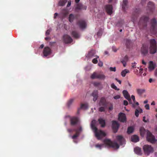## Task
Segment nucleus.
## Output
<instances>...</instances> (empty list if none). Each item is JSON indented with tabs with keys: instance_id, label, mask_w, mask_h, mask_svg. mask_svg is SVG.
<instances>
[{
	"instance_id": "1",
	"label": "nucleus",
	"mask_w": 157,
	"mask_h": 157,
	"mask_svg": "<svg viewBox=\"0 0 157 157\" xmlns=\"http://www.w3.org/2000/svg\"><path fill=\"white\" fill-rule=\"evenodd\" d=\"M95 120H93L91 123V127L93 130H94L95 136L98 140H101V138L106 136L105 133L101 130H98L97 128L95 126Z\"/></svg>"
},
{
	"instance_id": "2",
	"label": "nucleus",
	"mask_w": 157,
	"mask_h": 157,
	"mask_svg": "<svg viewBox=\"0 0 157 157\" xmlns=\"http://www.w3.org/2000/svg\"><path fill=\"white\" fill-rule=\"evenodd\" d=\"M149 20L148 16H143L140 18L138 22V25L140 29H143L147 26V23Z\"/></svg>"
},
{
	"instance_id": "3",
	"label": "nucleus",
	"mask_w": 157,
	"mask_h": 157,
	"mask_svg": "<svg viewBox=\"0 0 157 157\" xmlns=\"http://www.w3.org/2000/svg\"><path fill=\"white\" fill-rule=\"evenodd\" d=\"M104 143L107 145L114 148L118 149L119 146L116 142H113L109 139H105L104 140Z\"/></svg>"
},
{
	"instance_id": "4",
	"label": "nucleus",
	"mask_w": 157,
	"mask_h": 157,
	"mask_svg": "<svg viewBox=\"0 0 157 157\" xmlns=\"http://www.w3.org/2000/svg\"><path fill=\"white\" fill-rule=\"evenodd\" d=\"M143 149L144 154L148 155L149 154L152 153L154 151V149L151 145H145L143 147Z\"/></svg>"
},
{
	"instance_id": "5",
	"label": "nucleus",
	"mask_w": 157,
	"mask_h": 157,
	"mask_svg": "<svg viewBox=\"0 0 157 157\" xmlns=\"http://www.w3.org/2000/svg\"><path fill=\"white\" fill-rule=\"evenodd\" d=\"M150 31L153 34H155L156 33V27L157 26V21L155 18L152 19L151 21Z\"/></svg>"
},
{
	"instance_id": "6",
	"label": "nucleus",
	"mask_w": 157,
	"mask_h": 157,
	"mask_svg": "<svg viewBox=\"0 0 157 157\" xmlns=\"http://www.w3.org/2000/svg\"><path fill=\"white\" fill-rule=\"evenodd\" d=\"M106 78L105 76L103 74L98 73L94 72L91 75L90 78L92 79H99L101 80H104Z\"/></svg>"
},
{
	"instance_id": "7",
	"label": "nucleus",
	"mask_w": 157,
	"mask_h": 157,
	"mask_svg": "<svg viewBox=\"0 0 157 157\" xmlns=\"http://www.w3.org/2000/svg\"><path fill=\"white\" fill-rule=\"evenodd\" d=\"M140 10L139 8H136L132 12L131 16L132 21L134 23L137 20L140 13Z\"/></svg>"
},
{
	"instance_id": "8",
	"label": "nucleus",
	"mask_w": 157,
	"mask_h": 157,
	"mask_svg": "<svg viewBox=\"0 0 157 157\" xmlns=\"http://www.w3.org/2000/svg\"><path fill=\"white\" fill-rule=\"evenodd\" d=\"M147 139L148 141L152 143L156 141L155 136L149 131L147 133Z\"/></svg>"
},
{
	"instance_id": "9",
	"label": "nucleus",
	"mask_w": 157,
	"mask_h": 157,
	"mask_svg": "<svg viewBox=\"0 0 157 157\" xmlns=\"http://www.w3.org/2000/svg\"><path fill=\"white\" fill-rule=\"evenodd\" d=\"M141 50V52L144 56H147L149 55V53L151 54H153L157 52V50Z\"/></svg>"
},
{
	"instance_id": "10",
	"label": "nucleus",
	"mask_w": 157,
	"mask_h": 157,
	"mask_svg": "<svg viewBox=\"0 0 157 157\" xmlns=\"http://www.w3.org/2000/svg\"><path fill=\"white\" fill-rule=\"evenodd\" d=\"M63 40L64 43L66 44L71 43L73 41L72 38L67 35H65L63 36Z\"/></svg>"
},
{
	"instance_id": "11",
	"label": "nucleus",
	"mask_w": 157,
	"mask_h": 157,
	"mask_svg": "<svg viewBox=\"0 0 157 157\" xmlns=\"http://www.w3.org/2000/svg\"><path fill=\"white\" fill-rule=\"evenodd\" d=\"M119 126V124L117 121H112V128L114 132L116 133L117 132Z\"/></svg>"
},
{
	"instance_id": "12",
	"label": "nucleus",
	"mask_w": 157,
	"mask_h": 157,
	"mask_svg": "<svg viewBox=\"0 0 157 157\" xmlns=\"http://www.w3.org/2000/svg\"><path fill=\"white\" fill-rule=\"evenodd\" d=\"M118 120L121 122H124L126 121V118L125 114L120 113L118 115Z\"/></svg>"
},
{
	"instance_id": "13",
	"label": "nucleus",
	"mask_w": 157,
	"mask_h": 157,
	"mask_svg": "<svg viewBox=\"0 0 157 157\" xmlns=\"http://www.w3.org/2000/svg\"><path fill=\"white\" fill-rule=\"evenodd\" d=\"M77 24L79 26L80 28L81 29H85L86 26V23L84 20H81L78 21Z\"/></svg>"
},
{
	"instance_id": "14",
	"label": "nucleus",
	"mask_w": 157,
	"mask_h": 157,
	"mask_svg": "<svg viewBox=\"0 0 157 157\" xmlns=\"http://www.w3.org/2000/svg\"><path fill=\"white\" fill-rule=\"evenodd\" d=\"M109 102L107 101L105 98L104 97H101L99 101V105L105 107H106Z\"/></svg>"
},
{
	"instance_id": "15",
	"label": "nucleus",
	"mask_w": 157,
	"mask_h": 157,
	"mask_svg": "<svg viewBox=\"0 0 157 157\" xmlns=\"http://www.w3.org/2000/svg\"><path fill=\"white\" fill-rule=\"evenodd\" d=\"M105 8L106 11L108 14L111 15L112 13L113 6L112 5H106L105 6Z\"/></svg>"
},
{
	"instance_id": "16",
	"label": "nucleus",
	"mask_w": 157,
	"mask_h": 157,
	"mask_svg": "<svg viewBox=\"0 0 157 157\" xmlns=\"http://www.w3.org/2000/svg\"><path fill=\"white\" fill-rule=\"evenodd\" d=\"M79 120L78 117H73L70 118V124L72 126L76 125L78 122Z\"/></svg>"
},
{
	"instance_id": "17",
	"label": "nucleus",
	"mask_w": 157,
	"mask_h": 157,
	"mask_svg": "<svg viewBox=\"0 0 157 157\" xmlns=\"http://www.w3.org/2000/svg\"><path fill=\"white\" fill-rule=\"evenodd\" d=\"M155 9L154 3L151 2H149L147 4V10H149L150 12H152Z\"/></svg>"
},
{
	"instance_id": "18",
	"label": "nucleus",
	"mask_w": 157,
	"mask_h": 157,
	"mask_svg": "<svg viewBox=\"0 0 157 157\" xmlns=\"http://www.w3.org/2000/svg\"><path fill=\"white\" fill-rule=\"evenodd\" d=\"M150 49H157L156 42L155 39H152L150 40Z\"/></svg>"
},
{
	"instance_id": "19",
	"label": "nucleus",
	"mask_w": 157,
	"mask_h": 157,
	"mask_svg": "<svg viewBox=\"0 0 157 157\" xmlns=\"http://www.w3.org/2000/svg\"><path fill=\"white\" fill-rule=\"evenodd\" d=\"M116 139L120 145H122L124 144V139L122 136L121 135L117 136Z\"/></svg>"
},
{
	"instance_id": "20",
	"label": "nucleus",
	"mask_w": 157,
	"mask_h": 157,
	"mask_svg": "<svg viewBox=\"0 0 157 157\" xmlns=\"http://www.w3.org/2000/svg\"><path fill=\"white\" fill-rule=\"evenodd\" d=\"M98 92L97 90H94L93 92L91 95L93 97V100L95 101L98 98Z\"/></svg>"
},
{
	"instance_id": "21",
	"label": "nucleus",
	"mask_w": 157,
	"mask_h": 157,
	"mask_svg": "<svg viewBox=\"0 0 157 157\" xmlns=\"http://www.w3.org/2000/svg\"><path fill=\"white\" fill-rule=\"evenodd\" d=\"M146 90L144 89H140L137 88L136 89V92L140 96H141L143 94L145 93Z\"/></svg>"
},
{
	"instance_id": "22",
	"label": "nucleus",
	"mask_w": 157,
	"mask_h": 157,
	"mask_svg": "<svg viewBox=\"0 0 157 157\" xmlns=\"http://www.w3.org/2000/svg\"><path fill=\"white\" fill-rule=\"evenodd\" d=\"M128 58L127 55H126L121 60V62L123 64L124 67H125L126 66V63L128 61Z\"/></svg>"
},
{
	"instance_id": "23",
	"label": "nucleus",
	"mask_w": 157,
	"mask_h": 157,
	"mask_svg": "<svg viewBox=\"0 0 157 157\" xmlns=\"http://www.w3.org/2000/svg\"><path fill=\"white\" fill-rule=\"evenodd\" d=\"M95 53L94 51L93 50H91L88 53L86 56V57L89 58H92L95 56L94 55Z\"/></svg>"
},
{
	"instance_id": "24",
	"label": "nucleus",
	"mask_w": 157,
	"mask_h": 157,
	"mask_svg": "<svg viewBox=\"0 0 157 157\" xmlns=\"http://www.w3.org/2000/svg\"><path fill=\"white\" fill-rule=\"evenodd\" d=\"M122 93L124 97L127 99L130 100V96L128 92L126 90H124Z\"/></svg>"
},
{
	"instance_id": "25",
	"label": "nucleus",
	"mask_w": 157,
	"mask_h": 157,
	"mask_svg": "<svg viewBox=\"0 0 157 157\" xmlns=\"http://www.w3.org/2000/svg\"><path fill=\"white\" fill-rule=\"evenodd\" d=\"M134 151L135 152L139 155H141L142 154V151L141 148L138 147H136L134 149Z\"/></svg>"
},
{
	"instance_id": "26",
	"label": "nucleus",
	"mask_w": 157,
	"mask_h": 157,
	"mask_svg": "<svg viewBox=\"0 0 157 157\" xmlns=\"http://www.w3.org/2000/svg\"><path fill=\"white\" fill-rule=\"evenodd\" d=\"M155 65L154 64L153 61H150L149 62L148 68L150 71L153 70L155 68Z\"/></svg>"
},
{
	"instance_id": "27",
	"label": "nucleus",
	"mask_w": 157,
	"mask_h": 157,
	"mask_svg": "<svg viewBox=\"0 0 157 157\" xmlns=\"http://www.w3.org/2000/svg\"><path fill=\"white\" fill-rule=\"evenodd\" d=\"M76 10H82L83 9L86 10V6H83L82 4H78L77 5L76 7L75 8Z\"/></svg>"
},
{
	"instance_id": "28",
	"label": "nucleus",
	"mask_w": 157,
	"mask_h": 157,
	"mask_svg": "<svg viewBox=\"0 0 157 157\" xmlns=\"http://www.w3.org/2000/svg\"><path fill=\"white\" fill-rule=\"evenodd\" d=\"M131 140L134 142H137L139 141L138 136L136 135H134L131 137Z\"/></svg>"
},
{
	"instance_id": "29",
	"label": "nucleus",
	"mask_w": 157,
	"mask_h": 157,
	"mask_svg": "<svg viewBox=\"0 0 157 157\" xmlns=\"http://www.w3.org/2000/svg\"><path fill=\"white\" fill-rule=\"evenodd\" d=\"M51 50H44L43 54L44 56H47L51 53Z\"/></svg>"
},
{
	"instance_id": "30",
	"label": "nucleus",
	"mask_w": 157,
	"mask_h": 157,
	"mask_svg": "<svg viewBox=\"0 0 157 157\" xmlns=\"http://www.w3.org/2000/svg\"><path fill=\"white\" fill-rule=\"evenodd\" d=\"M93 85L94 86L98 87V89L99 90H101L103 88L102 86L101 85V83L99 82H95L93 83Z\"/></svg>"
},
{
	"instance_id": "31",
	"label": "nucleus",
	"mask_w": 157,
	"mask_h": 157,
	"mask_svg": "<svg viewBox=\"0 0 157 157\" xmlns=\"http://www.w3.org/2000/svg\"><path fill=\"white\" fill-rule=\"evenodd\" d=\"M100 124H101V126L104 127L105 126V121L102 118H99L98 120Z\"/></svg>"
},
{
	"instance_id": "32",
	"label": "nucleus",
	"mask_w": 157,
	"mask_h": 157,
	"mask_svg": "<svg viewBox=\"0 0 157 157\" xmlns=\"http://www.w3.org/2000/svg\"><path fill=\"white\" fill-rule=\"evenodd\" d=\"M128 0H123L122 4V8L124 10L127 7Z\"/></svg>"
},
{
	"instance_id": "33",
	"label": "nucleus",
	"mask_w": 157,
	"mask_h": 157,
	"mask_svg": "<svg viewBox=\"0 0 157 157\" xmlns=\"http://www.w3.org/2000/svg\"><path fill=\"white\" fill-rule=\"evenodd\" d=\"M72 35L73 37L75 38H78L79 37V34L77 32L75 31H72Z\"/></svg>"
},
{
	"instance_id": "34",
	"label": "nucleus",
	"mask_w": 157,
	"mask_h": 157,
	"mask_svg": "<svg viewBox=\"0 0 157 157\" xmlns=\"http://www.w3.org/2000/svg\"><path fill=\"white\" fill-rule=\"evenodd\" d=\"M129 73V71L128 70L125 69L121 72V74L122 77H124L127 73Z\"/></svg>"
},
{
	"instance_id": "35",
	"label": "nucleus",
	"mask_w": 157,
	"mask_h": 157,
	"mask_svg": "<svg viewBox=\"0 0 157 157\" xmlns=\"http://www.w3.org/2000/svg\"><path fill=\"white\" fill-rule=\"evenodd\" d=\"M67 0H60L59 2V6H63L67 2Z\"/></svg>"
},
{
	"instance_id": "36",
	"label": "nucleus",
	"mask_w": 157,
	"mask_h": 157,
	"mask_svg": "<svg viewBox=\"0 0 157 157\" xmlns=\"http://www.w3.org/2000/svg\"><path fill=\"white\" fill-rule=\"evenodd\" d=\"M140 132L141 136H144L145 133V129L142 127L140 129Z\"/></svg>"
},
{
	"instance_id": "37",
	"label": "nucleus",
	"mask_w": 157,
	"mask_h": 157,
	"mask_svg": "<svg viewBox=\"0 0 157 157\" xmlns=\"http://www.w3.org/2000/svg\"><path fill=\"white\" fill-rule=\"evenodd\" d=\"M74 18V16L73 14L71 13L70 14L69 17V21L70 22H72Z\"/></svg>"
},
{
	"instance_id": "38",
	"label": "nucleus",
	"mask_w": 157,
	"mask_h": 157,
	"mask_svg": "<svg viewBox=\"0 0 157 157\" xmlns=\"http://www.w3.org/2000/svg\"><path fill=\"white\" fill-rule=\"evenodd\" d=\"M142 109H140L139 110L138 109H136L135 111V115L136 117H138L139 116V113H141L142 112Z\"/></svg>"
},
{
	"instance_id": "39",
	"label": "nucleus",
	"mask_w": 157,
	"mask_h": 157,
	"mask_svg": "<svg viewBox=\"0 0 157 157\" xmlns=\"http://www.w3.org/2000/svg\"><path fill=\"white\" fill-rule=\"evenodd\" d=\"M74 131L76 132V133L72 136V139H76L79 136L78 132L76 130H74Z\"/></svg>"
},
{
	"instance_id": "40",
	"label": "nucleus",
	"mask_w": 157,
	"mask_h": 157,
	"mask_svg": "<svg viewBox=\"0 0 157 157\" xmlns=\"http://www.w3.org/2000/svg\"><path fill=\"white\" fill-rule=\"evenodd\" d=\"M134 130L133 128L132 127H129L128 128L127 130V133L128 134H130L132 133Z\"/></svg>"
},
{
	"instance_id": "41",
	"label": "nucleus",
	"mask_w": 157,
	"mask_h": 157,
	"mask_svg": "<svg viewBox=\"0 0 157 157\" xmlns=\"http://www.w3.org/2000/svg\"><path fill=\"white\" fill-rule=\"evenodd\" d=\"M74 101V99H71L67 102V106L69 107L72 104Z\"/></svg>"
},
{
	"instance_id": "42",
	"label": "nucleus",
	"mask_w": 157,
	"mask_h": 157,
	"mask_svg": "<svg viewBox=\"0 0 157 157\" xmlns=\"http://www.w3.org/2000/svg\"><path fill=\"white\" fill-rule=\"evenodd\" d=\"M111 86L112 88L116 90H119V89L117 88V86L115 85V84L113 83L111 84Z\"/></svg>"
},
{
	"instance_id": "43",
	"label": "nucleus",
	"mask_w": 157,
	"mask_h": 157,
	"mask_svg": "<svg viewBox=\"0 0 157 157\" xmlns=\"http://www.w3.org/2000/svg\"><path fill=\"white\" fill-rule=\"evenodd\" d=\"M98 58V56H97V57H96L92 61L93 63L94 64H96L98 63V61L97 59V58Z\"/></svg>"
},
{
	"instance_id": "44",
	"label": "nucleus",
	"mask_w": 157,
	"mask_h": 157,
	"mask_svg": "<svg viewBox=\"0 0 157 157\" xmlns=\"http://www.w3.org/2000/svg\"><path fill=\"white\" fill-rule=\"evenodd\" d=\"M87 107V105L86 104H82L81 105V108L82 109H86Z\"/></svg>"
},
{
	"instance_id": "45",
	"label": "nucleus",
	"mask_w": 157,
	"mask_h": 157,
	"mask_svg": "<svg viewBox=\"0 0 157 157\" xmlns=\"http://www.w3.org/2000/svg\"><path fill=\"white\" fill-rule=\"evenodd\" d=\"M105 107L104 106L101 107L99 109V111L101 112H104L105 111Z\"/></svg>"
},
{
	"instance_id": "46",
	"label": "nucleus",
	"mask_w": 157,
	"mask_h": 157,
	"mask_svg": "<svg viewBox=\"0 0 157 157\" xmlns=\"http://www.w3.org/2000/svg\"><path fill=\"white\" fill-rule=\"evenodd\" d=\"M51 31V29H49L48 30H47L46 32V33H45V35H46V36H48V35H49L50 34V32Z\"/></svg>"
},
{
	"instance_id": "47",
	"label": "nucleus",
	"mask_w": 157,
	"mask_h": 157,
	"mask_svg": "<svg viewBox=\"0 0 157 157\" xmlns=\"http://www.w3.org/2000/svg\"><path fill=\"white\" fill-rule=\"evenodd\" d=\"M74 130H76L78 132V133L79 134L80 132L82 131V128L80 126L79 127L78 129H74Z\"/></svg>"
},
{
	"instance_id": "48",
	"label": "nucleus",
	"mask_w": 157,
	"mask_h": 157,
	"mask_svg": "<svg viewBox=\"0 0 157 157\" xmlns=\"http://www.w3.org/2000/svg\"><path fill=\"white\" fill-rule=\"evenodd\" d=\"M127 100L128 101L129 104H132V107L135 108V104H132V100H131V98H130V100H129V99H127Z\"/></svg>"
},
{
	"instance_id": "49",
	"label": "nucleus",
	"mask_w": 157,
	"mask_h": 157,
	"mask_svg": "<svg viewBox=\"0 0 157 157\" xmlns=\"http://www.w3.org/2000/svg\"><path fill=\"white\" fill-rule=\"evenodd\" d=\"M109 70L111 71H113L115 72L116 71V68L115 67H110L109 68Z\"/></svg>"
},
{
	"instance_id": "50",
	"label": "nucleus",
	"mask_w": 157,
	"mask_h": 157,
	"mask_svg": "<svg viewBox=\"0 0 157 157\" xmlns=\"http://www.w3.org/2000/svg\"><path fill=\"white\" fill-rule=\"evenodd\" d=\"M102 145V144H97L96 145L95 147H96L99 148L100 149H101Z\"/></svg>"
},
{
	"instance_id": "51",
	"label": "nucleus",
	"mask_w": 157,
	"mask_h": 157,
	"mask_svg": "<svg viewBox=\"0 0 157 157\" xmlns=\"http://www.w3.org/2000/svg\"><path fill=\"white\" fill-rule=\"evenodd\" d=\"M126 44L127 46H128V44H129L131 43L130 40L129 39H126Z\"/></svg>"
},
{
	"instance_id": "52",
	"label": "nucleus",
	"mask_w": 157,
	"mask_h": 157,
	"mask_svg": "<svg viewBox=\"0 0 157 157\" xmlns=\"http://www.w3.org/2000/svg\"><path fill=\"white\" fill-rule=\"evenodd\" d=\"M114 99H119L120 98V96L119 95H117L113 97Z\"/></svg>"
},
{
	"instance_id": "53",
	"label": "nucleus",
	"mask_w": 157,
	"mask_h": 157,
	"mask_svg": "<svg viewBox=\"0 0 157 157\" xmlns=\"http://www.w3.org/2000/svg\"><path fill=\"white\" fill-rule=\"evenodd\" d=\"M67 131L68 132L70 133H71L73 131H74V129H67Z\"/></svg>"
},
{
	"instance_id": "54",
	"label": "nucleus",
	"mask_w": 157,
	"mask_h": 157,
	"mask_svg": "<svg viewBox=\"0 0 157 157\" xmlns=\"http://www.w3.org/2000/svg\"><path fill=\"white\" fill-rule=\"evenodd\" d=\"M102 35V33L101 31H98L97 33V35L98 36H100Z\"/></svg>"
},
{
	"instance_id": "55",
	"label": "nucleus",
	"mask_w": 157,
	"mask_h": 157,
	"mask_svg": "<svg viewBox=\"0 0 157 157\" xmlns=\"http://www.w3.org/2000/svg\"><path fill=\"white\" fill-rule=\"evenodd\" d=\"M145 109H147L148 110L149 109V106L148 104H146L145 106Z\"/></svg>"
},
{
	"instance_id": "56",
	"label": "nucleus",
	"mask_w": 157,
	"mask_h": 157,
	"mask_svg": "<svg viewBox=\"0 0 157 157\" xmlns=\"http://www.w3.org/2000/svg\"><path fill=\"white\" fill-rule=\"evenodd\" d=\"M103 63L101 61L99 62L98 64V65L100 67H102L103 66Z\"/></svg>"
},
{
	"instance_id": "57",
	"label": "nucleus",
	"mask_w": 157,
	"mask_h": 157,
	"mask_svg": "<svg viewBox=\"0 0 157 157\" xmlns=\"http://www.w3.org/2000/svg\"><path fill=\"white\" fill-rule=\"evenodd\" d=\"M124 105H127L128 104V102L126 100L124 101Z\"/></svg>"
},
{
	"instance_id": "58",
	"label": "nucleus",
	"mask_w": 157,
	"mask_h": 157,
	"mask_svg": "<svg viewBox=\"0 0 157 157\" xmlns=\"http://www.w3.org/2000/svg\"><path fill=\"white\" fill-rule=\"evenodd\" d=\"M131 98L132 99L134 102H135V96L133 95H132L131 96Z\"/></svg>"
},
{
	"instance_id": "59",
	"label": "nucleus",
	"mask_w": 157,
	"mask_h": 157,
	"mask_svg": "<svg viewBox=\"0 0 157 157\" xmlns=\"http://www.w3.org/2000/svg\"><path fill=\"white\" fill-rule=\"evenodd\" d=\"M136 63L135 62H134V63H132V67L133 68H136Z\"/></svg>"
},
{
	"instance_id": "60",
	"label": "nucleus",
	"mask_w": 157,
	"mask_h": 157,
	"mask_svg": "<svg viewBox=\"0 0 157 157\" xmlns=\"http://www.w3.org/2000/svg\"><path fill=\"white\" fill-rule=\"evenodd\" d=\"M71 5V1H69L68 2L67 4V7H68L70 6Z\"/></svg>"
},
{
	"instance_id": "61",
	"label": "nucleus",
	"mask_w": 157,
	"mask_h": 157,
	"mask_svg": "<svg viewBox=\"0 0 157 157\" xmlns=\"http://www.w3.org/2000/svg\"><path fill=\"white\" fill-rule=\"evenodd\" d=\"M110 104L111 105L109 107V109L110 110H112L113 109V106L111 104Z\"/></svg>"
},
{
	"instance_id": "62",
	"label": "nucleus",
	"mask_w": 157,
	"mask_h": 157,
	"mask_svg": "<svg viewBox=\"0 0 157 157\" xmlns=\"http://www.w3.org/2000/svg\"><path fill=\"white\" fill-rule=\"evenodd\" d=\"M58 15V14L57 13H55L54 15V18H56Z\"/></svg>"
},
{
	"instance_id": "63",
	"label": "nucleus",
	"mask_w": 157,
	"mask_h": 157,
	"mask_svg": "<svg viewBox=\"0 0 157 157\" xmlns=\"http://www.w3.org/2000/svg\"><path fill=\"white\" fill-rule=\"evenodd\" d=\"M143 121L145 122H147V121L145 120V117H143Z\"/></svg>"
},
{
	"instance_id": "64",
	"label": "nucleus",
	"mask_w": 157,
	"mask_h": 157,
	"mask_svg": "<svg viewBox=\"0 0 157 157\" xmlns=\"http://www.w3.org/2000/svg\"><path fill=\"white\" fill-rule=\"evenodd\" d=\"M142 63L144 65H146V63L144 61V60H142Z\"/></svg>"
}]
</instances>
